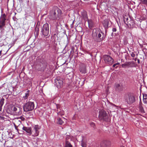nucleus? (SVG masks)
I'll use <instances>...</instances> for the list:
<instances>
[{"label":"nucleus","mask_w":147,"mask_h":147,"mask_svg":"<svg viewBox=\"0 0 147 147\" xmlns=\"http://www.w3.org/2000/svg\"><path fill=\"white\" fill-rule=\"evenodd\" d=\"M124 100L128 104H131L135 101V97L131 94H125L124 96Z\"/></svg>","instance_id":"obj_1"},{"label":"nucleus","mask_w":147,"mask_h":147,"mask_svg":"<svg viewBox=\"0 0 147 147\" xmlns=\"http://www.w3.org/2000/svg\"><path fill=\"white\" fill-rule=\"evenodd\" d=\"M98 119L101 121H107L108 120V115L105 111L101 110L99 112Z\"/></svg>","instance_id":"obj_2"},{"label":"nucleus","mask_w":147,"mask_h":147,"mask_svg":"<svg viewBox=\"0 0 147 147\" xmlns=\"http://www.w3.org/2000/svg\"><path fill=\"white\" fill-rule=\"evenodd\" d=\"M61 11L58 8H56L55 9H53L51 11L50 18L53 20L57 19L59 17V12Z\"/></svg>","instance_id":"obj_3"},{"label":"nucleus","mask_w":147,"mask_h":147,"mask_svg":"<svg viewBox=\"0 0 147 147\" xmlns=\"http://www.w3.org/2000/svg\"><path fill=\"white\" fill-rule=\"evenodd\" d=\"M34 107V105L33 102L29 101L26 103L23 107L24 111L27 112L33 110Z\"/></svg>","instance_id":"obj_4"},{"label":"nucleus","mask_w":147,"mask_h":147,"mask_svg":"<svg viewBox=\"0 0 147 147\" xmlns=\"http://www.w3.org/2000/svg\"><path fill=\"white\" fill-rule=\"evenodd\" d=\"M49 32V25L48 23L44 24L42 26L41 30L42 34L45 36L48 35Z\"/></svg>","instance_id":"obj_5"},{"label":"nucleus","mask_w":147,"mask_h":147,"mask_svg":"<svg viewBox=\"0 0 147 147\" xmlns=\"http://www.w3.org/2000/svg\"><path fill=\"white\" fill-rule=\"evenodd\" d=\"M104 60L105 63L109 65H111L114 62L113 59L110 56L105 55L103 56Z\"/></svg>","instance_id":"obj_6"},{"label":"nucleus","mask_w":147,"mask_h":147,"mask_svg":"<svg viewBox=\"0 0 147 147\" xmlns=\"http://www.w3.org/2000/svg\"><path fill=\"white\" fill-rule=\"evenodd\" d=\"M40 129V126L38 125H35L32 131V136H38L39 135Z\"/></svg>","instance_id":"obj_7"},{"label":"nucleus","mask_w":147,"mask_h":147,"mask_svg":"<svg viewBox=\"0 0 147 147\" xmlns=\"http://www.w3.org/2000/svg\"><path fill=\"white\" fill-rule=\"evenodd\" d=\"M55 85L58 88H61L63 85V82L62 79L59 77H57L55 80Z\"/></svg>","instance_id":"obj_8"},{"label":"nucleus","mask_w":147,"mask_h":147,"mask_svg":"<svg viewBox=\"0 0 147 147\" xmlns=\"http://www.w3.org/2000/svg\"><path fill=\"white\" fill-rule=\"evenodd\" d=\"M104 34L101 31H100L96 29L93 30V31L92 35V37H102L104 36Z\"/></svg>","instance_id":"obj_9"},{"label":"nucleus","mask_w":147,"mask_h":147,"mask_svg":"<svg viewBox=\"0 0 147 147\" xmlns=\"http://www.w3.org/2000/svg\"><path fill=\"white\" fill-rule=\"evenodd\" d=\"M6 15L5 14H3L0 19V29H2L5 25V21L6 20Z\"/></svg>","instance_id":"obj_10"},{"label":"nucleus","mask_w":147,"mask_h":147,"mask_svg":"<svg viewBox=\"0 0 147 147\" xmlns=\"http://www.w3.org/2000/svg\"><path fill=\"white\" fill-rule=\"evenodd\" d=\"M111 142L107 140H104L100 144L101 147H110Z\"/></svg>","instance_id":"obj_11"},{"label":"nucleus","mask_w":147,"mask_h":147,"mask_svg":"<svg viewBox=\"0 0 147 147\" xmlns=\"http://www.w3.org/2000/svg\"><path fill=\"white\" fill-rule=\"evenodd\" d=\"M13 123L14 125H18L19 126V127H21V128L23 127L21 121L19 120L18 118L14 120V122H13Z\"/></svg>","instance_id":"obj_12"},{"label":"nucleus","mask_w":147,"mask_h":147,"mask_svg":"<svg viewBox=\"0 0 147 147\" xmlns=\"http://www.w3.org/2000/svg\"><path fill=\"white\" fill-rule=\"evenodd\" d=\"M138 110L139 112L142 114H144L145 113L144 108L142 106V104L141 101L140 102V103L138 107Z\"/></svg>","instance_id":"obj_13"},{"label":"nucleus","mask_w":147,"mask_h":147,"mask_svg":"<svg viewBox=\"0 0 147 147\" xmlns=\"http://www.w3.org/2000/svg\"><path fill=\"white\" fill-rule=\"evenodd\" d=\"M22 129L25 131L29 135H30L32 134V132L31 131V128L29 127H26L23 126L22 128Z\"/></svg>","instance_id":"obj_14"},{"label":"nucleus","mask_w":147,"mask_h":147,"mask_svg":"<svg viewBox=\"0 0 147 147\" xmlns=\"http://www.w3.org/2000/svg\"><path fill=\"white\" fill-rule=\"evenodd\" d=\"M129 20L125 24L128 27H130L131 28L134 26V20L132 19H129Z\"/></svg>","instance_id":"obj_15"},{"label":"nucleus","mask_w":147,"mask_h":147,"mask_svg":"<svg viewBox=\"0 0 147 147\" xmlns=\"http://www.w3.org/2000/svg\"><path fill=\"white\" fill-rule=\"evenodd\" d=\"M147 29V27H145V29H142V30L141 31H138V35L139 36H144L145 34V31Z\"/></svg>","instance_id":"obj_16"},{"label":"nucleus","mask_w":147,"mask_h":147,"mask_svg":"<svg viewBox=\"0 0 147 147\" xmlns=\"http://www.w3.org/2000/svg\"><path fill=\"white\" fill-rule=\"evenodd\" d=\"M131 62H126L125 63L122 64L121 66L123 68L132 67V66L131 65Z\"/></svg>","instance_id":"obj_17"},{"label":"nucleus","mask_w":147,"mask_h":147,"mask_svg":"<svg viewBox=\"0 0 147 147\" xmlns=\"http://www.w3.org/2000/svg\"><path fill=\"white\" fill-rule=\"evenodd\" d=\"M79 70L82 73L85 74L86 73V66L84 64H82L81 65Z\"/></svg>","instance_id":"obj_18"},{"label":"nucleus","mask_w":147,"mask_h":147,"mask_svg":"<svg viewBox=\"0 0 147 147\" xmlns=\"http://www.w3.org/2000/svg\"><path fill=\"white\" fill-rule=\"evenodd\" d=\"M109 24V21L108 20H105L103 23V25L105 28H107L108 27Z\"/></svg>","instance_id":"obj_19"},{"label":"nucleus","mask_w":147,"mask_h":147,"mask_svg":"<svg viewBox=\"0 0 147 147\" xmlns=\"http://www.w3.org/2000/svg\"><path fill=\"white\" fill-rule=\"evenodd\" d=\"M88 22L89 28L90 29L92 28L94 24L93 21L91 20H88Z\"/></svg>","instance_id":"obj_20"},{"label":"nucleus","mask_w":147,"mask_h":147,"mask_svg":"<svg viewBox=\"0 0 147 147\" xmlns=\"http://www.w3.org/2000/svg\"><path fill=\"white\" fill-rule=\"evenodd\" d=\"M129 19L131 18L129 16L125 15L123 17V20L125 24L129 20Z\"/></svg>","instance_id":"obj_21"},{"label":"nucleus","mask_w":147,"mask_h":147,"mask_svg":"<svg viewBox=\"0 0 147 147\" xmlns=\"http://www.w3.org/2000/svg\"><path fill=\"white\" fill-rule=\"evenodd\" d=\"M39 26H36L35 28V30L34 32V34L35 35V37H37L39 34Z\"/></svg>","instance_id":"obj_22"},{"label":"nucleus","mask_w":147,"mask_h":147,"mask_svg":"<svg viewBox=\"0 0 147 147\" xmlns=\"http://www.w3.org/2000/svg\"><path fill=\"white\" fill-rule=\"evenodd\" d=\"M143 100L145 103L147 104V95L146 94H143Z\"/></svg>","instance_id":"obj_23"},{"label":"nucleus","mask_w":147,"mask_h":147,"mask_svg":"<svg viewBox=\"0 0 147 147\" xmlns=\"http://www.w3.org/2000/svg\"><path fill=\"white\" fill-rule=\"evenodd\" d=\"M12 108L13 109V111L16 113H18L20 110L19 108L18 107H12Z\"/></svg>","instance_id":"obj_24"},{"label":"nucleus","mask_w":147,"mask_h":147,"mask_svg":"<svg viewBox=\"0 0 147 147\" xmlns=\"http://www.w3.org/2000/svg\"><path fill=\"white\" fill-rule=\"evenodd\" d=\"M57 123L60 125H62L63 123V121L60 118H57Z\"/></svg>","instance_id":"obj_25"},{"label":"nucleus","mask_w":147,"mask_h":147,"mask_svg":"<svg viewBox=\"0 0 147 147\" xmlns=\"http://www.w3.org/2000/svg\"><path fill=\"white\" fill-rule=\"evenodd\" d=\"M64 147H72V146L69 142L66 141Z\"/></svg>","instance_id":"obj_26"},{"label":"nucleus","mask_w":147,"mask_h":147,"mask_svg":"<svg viewBox=\"0 0 147 147\" xmlns=\"http://www.w3.org/2000/svg\"><path fill=\"white\" fill-rule=\"evenodd\" d=\"M120 87V85L118 83H115V84L114 87L115 89L116 90H117V89H119V87Z\"/></svg>","instance_id":"obj_27"},{"label":"nucleus","mask_w":147,"mask_h":147,"mask_svg":"<svg viewBox=\"0 0 147 147\" xmlns=\"http://www.w3.org/2000/svg\"><path fill=\"white\" fill-rule=\"evenodd\" d=\"M94 39L95 40L98 42H100L102 40V38H100V37H94Z\"/></svg>","instance_id":"obj_28"},{"label":"nucleus","mask_w":147,"mask_h":147,"mask_svg":"<svg viewBox=\"0 0 147 147\" xmlns=\"http://www.w3.org/2000/svg\"><path fill=\"white\" fill-rule=\"evenodd\" d=\"M112 31H113V32L112 33L113 34V36H117V35H116L115 34H116L115 32H116L117 29L115 28H113L112 29Z\"/></svg>","instance_id":"obj_29"},{"label":"nucleus","mask_w":147,"mask_h":147,"mask_svg":"<svg viewBox=\"0 0 147 147\" xmlns=\"http://www.w3.org/2000/svg\"><path fill=\"white\" fill-rule=\"evenodd\" d=\"M4 99L3 98H2L1 99L0 101V107H2L4 103Z\"/></svg>","instance_id":"obj_30"},{"label":"nucleus","mask_w":147,"mask_h":147,"mask_svg":"<svg viewBox=\"0 0 147 147\" xmlns=\"http://www.w3.org/2000/svg\"><path fill=\"white\" fill-rule=\"evenodd\" d=\"M29 96V95L28 93H26L25 94V95L23 96V98L24 99H26L28 98Z\"/></svg>","instance_id":"obj_31"},{"label":"nucleus","mask_w":147,"mask_h":147,"mask_svg":"<svg viewBox=\"0 0 147 147\" xmlns=\"http://www.w3.org/2000/svg\"><path fill=\"white\" fill-rule=\"evenodd\" d=\"M15 129L18 132L19 129H19H21V128L20 127H19V126L18 125H14Z\"/></svg>","instance_id":"obj_32"},{"label":"nucleus","mask_w":147,"mask_h":147,"mask_svg":"<svg viewBox=\"0 0 147 147\" xmlns=\"http://www.w3.org/2000/svg\"><path fill=\"white\" fill-rule=\"evenodd\" d=\"M90 124L91 127H93L94 128L95 125V124L93 122L90 123Z\"/></svg>","instance_id":"obj_33"},{"label":"nucleus","mask_w":147,"mask_h":147,"mask_svg":"<svg viewBox=\"0 0 147 147\" xmlns=\"http://www.w3.org/2000/svg\"><path fill=\"white\" fill-rule=\"evenodd\" d=\"M81 146L82 147H86V144L84 142H82Z\"/></svg>","instance_id":"obj_34"},{"label":"nucleus","mask_w":147,"mask_h":147,"mask_svg":"<svg viewBox=\"0 0 147 147\" xmlns=\"http://www.w3.org/2000/svg\"><path fill=\"white\" fill-rule=\"evenodd\" d=\"M57 114L58 115L62 116L64 115L63 112H58Z\"/></svg>","instance_id":"obj_35"},{"label":"nucleus","mask_w":147,"mask_h":147,"mask_svg":"<svg viewBox=\"0 0 147 147\" xmlns=\"http://www.w3.org/2000/svg\"><path fill=\"white\" fill-rule=\"evenodd\" d=\"M62 35L63 37H67V36L65 34V32H64L62 33Z\"/></svg>","instance_id":"obj_36"},{"label":"nucleus","mask_w":147,"mask_h":147,"mask_svg":"<svg viewBox=\"0 0 147 147\" xmlns=\"http://www.w3.org/2000/svg\"><path fill=\"white\" fill-rule=\"evenodd\" d=\"M19 119H20L22 121H24L25 120V118L22 117V116H21L19 118H18Z\"/></svg>","instance_id":"obj_37"},{"label":"nucleus","mask_w":147,"mask_h":147,"mask_svg":"<svg viewBox=\"0 0 147 147\" xmlns=\"http://www.w3.org/2000/svg\"><path fill=\"white\" fill-rule=\"evenodd\" d=\"M142 2L144 4H147V0H142Z\"/></svg>","instance_id":"obj_38"},{"label":"nucleus","mask_w":147,"mask_h":147,"mask_svg":"<svg viewBox=\"0 0 147 147\" xmlns=\"http://www.w3.org/2000/svg\"><path fill=\"white\" fill-rule=\"evenodd\" d=\"M119 63H116L114 64L113 66V67H115V66L116 65H119Z\"/></svg>","instance_id":"obj_39"},{"label":"nucleus","mask_w":147,"mask_h":147,"mask_svg":"<svg viewBox=\"0 0 147 147\" xmlns=\"http://www.w3.org/2000/svg\"><path fill=\"white\" fill-rule=\"evenodd\" d=\"M131 55L132 57H134L135 56V55L134 53L132 54Z\"/></svg>","instance_id":"obj_40"},{"label":"nucleus","mask_w":147,"mask_h":147,"mask_svg":"<svg viewBox=\"0 0 147 147\" xmlns=\"http://www.w3.org/2000/svg\"><path fill=\"white\" fill-rule=\"evenodd\" d=\"M2 110V107H0V111H1Z\"/></svg>","instance_id":"obj_41"},{"label":"nucleus","mask_w":147,"mask_h":147,"mask_svg":"<svg viewBox=\"0 0 147 147\" xmlns=\"http://www.w3.org/2000/svg\"><path fill=\"white\" fill-rule=\"evenodd\" d=\"M138 63H140V60H139V59L138 60Z\"/></svg>","instance_id":"obj_42"},{"label":"nucleus","mask_w":147,"mask_h":147,"mask_svg":"<svg viewBox=\"0 0 147 147\" xmlns=\"http://www.w3.org/2000/svg\"><path fill=\"white\" fill-rule=\"evenodd\" d=\"M17 40V39H15V41H14V42L13 43V44H14L15 41H16V40Z\"/></svg>","instance_id":"obj_43"}]
</instances>
